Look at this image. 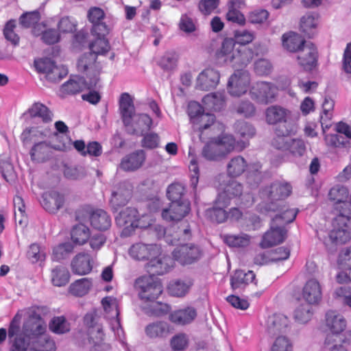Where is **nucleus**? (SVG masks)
<instances>
[{"mask_svg": "<svg viewBox=\"0 0 351 351\" xmlns=\"http://www.w3.org/2000/svg\"><path fill=\"white\" fill-rule=\"evenodd\" d=\"M202 252L199 247L193 244L182 245L173 252L175 260L182 265H189L197 261L202 256Z\"/></svg>", "mask_w": 351, "mask_h": 351, "instance_id": "nucleus-19", "label": "nucleus"}, {"mask_svg": "<svg viewBox=\"0 0 351 351\" xmlns=\"http://www.w3.org/2000/svg\"><path fill=\"white\" fill-rule=\"evenodd\" d=\"M25 330L31 336L20 335L10 339L9 351H56L55 342L45 333L46 325L40 319L27 323Z\"/></svg>", "mask_w": 351, "mask_h": 351, "instance_id": "nucleus-2", "label": "nucleus"}, {"mask_svg": "<svg viewBox=\"0 0 351 351\" xmlns=\"http://www.w3.org/2000/svg\"><path fill=\"white\" fill-rule=\"evenodd\" d=\"M16 23L14 20H10L7 22L3 29L5 38L10 41L14 45H17L19 41V36L15 33Z\"/></svg>", "mask_w": 351, "mask_h": 351, "instance_id": "nucleus-63", "label": "nucleus"}, {"mask_svg": "<svg viewBox=\"0 0 351 351\" xmlns=\"http://www.w3.org/2000/svg\"><path fill=\"white\" fill-rule=\"evenodd\" d=\"M36 36H40L41 40L46 44L53 45L60 40V34L54 29L49 27L48 22L36 25L32 29Z\"/></svg>", "mask_w": 351, "mask_h": 351, "instance_id": "nucleus-31", "label": "nucleus"}, {"mask_svg": "<svg viewBox=\"0 0 351 351\" xmlns=\"http://www.w3.org/2000/svg\"><path fill=\"white\" fill-rule=\"evenodd\" d=\"M223 241L230 247H245L250 245L251 237L245 233L227 234L223 236Z\"/></svg>", "mask_w": 351, "mask_h": 351, "instance_id": "nucleus-48", "label": "nucleus"}, {"mask_svg": "<svg viewBox=\"0 0 351 351\" xmlns=\"http://www.w3.org/2000/svg\"><path fill=\"white\" fill-rule=\"evenodd\" d=\"M220 74L213 68H206L199 73L196 78V88L202 90L215 88L219 83Z\"/></svg>", "mask_w": 351, "mask_h": 351, "instance_id": "nucleus-22", "label": "nucleus"}, {"mask_svg": "<svg viewBox=\"0 0 351 351\" xmlns=\"http://www.w3.org/2000/svg\"><path fill=\"white\" fill-rule=\"evenodd\" d=\"M289 318L282 313L269 315L265 323L266 330L269 335H277L285 332L289 326Z\"/></svg>", "mask_w": 351, "mask_h": 351, "instance_id": "nucleus-26", "label": "nucleus"}, {"mask_svg": "<svg viewBox=\"0 0 351 351\" xmlns=\"http://www.w3.org/2000/svg\"><path fill=\"white\" fill-rule=\"evenodd\" d=\"M27 256L29 259L33 263L43 261L45 259V253L40 245L36 243H33L29 246Z\"/></svg>", "mask_w": 351, "mask_h": 351, "instance_id": "nucleus-64", "label": "nucleus"}, {"mask_svg": "<svg viewBox=\"0 0 351 351\" xmlns=\"http://www.w3.org/2000/svg\"><path fill=\"white\" fill-rule=\"evenodd\" d=\"M255 280V274L252 271L245 272L243 270H237L231 277L230 285L232 289H239L245 287Z\"/></svg>", "mask_w": 351, "mask_h": 351, "instance_id": "nucleus-39", "label": "nucleus"}, {"mask_svg": "<svg viewBox=\"0 0 351 351\" xmlns=\"http://www.w3.org/2000/svg\"><path fill=\"white\" fill-rule=\"evenodd\" d=\"M246 146L245 141L236 143L232 135L223 134L207 143L202 149V155L208 160H219L232 151H241Z\"/></svg>", "mask_w": 351, "mask_h": 351, "instance_id": "nucleus-5", "label": "nucleus"}, {"mask_svg": "<svg viewBox=\"0 0 351 351\" xmlns=\"http://www.w3.org/2000/svg\"><path fill=\"white\" fill-rule=\"evenodd\" d=\"M64 197L56 191H48L43 193L41 204L45 210L50 213H56L63 206Z\"/></svg>", "mask_w": 351, "mask_h": 351, "instance_id": "nucleus-30", "label": "nucleus"}, {"mask_svg": "<svg viewBox=\"0 0 351 351\" xmlns=\"http://www.w3.org/2000/svg\"><path fill=\"white\" fill-rule=\"evenodd\" d=\"M109 43L105 37L97 38L90 45L91 52L85 53L78 60L77 67L80 72H88L99 75L101 66L96 62L97 56L108 51Z\"/></svg>", "mask_w": 351, "mask_h": 351, "instance_id": "nucleus-8", "label": "nucleus"}, {"mask_svg": "<svg viewBox=\"0 0 351 351\" xmlns=\"http://www.w3.org/2000/svg\"><path fill=\"white\" fill-rule=\"evenodd\" d=\"M51 147L45 141L38 142L33 146L30 154L32 160L42 162L50 156Z\"/></svg>", "mask_w": 351, "mask_h": 351, "instance_id": "nucleus-51", "label": "nucleus"}, {"mask_svg": "<svg viewBox=\"0 0 351 351\" xmlns=\"http://www.w3.org/2000/svg\"><path fill=\"white\" fill-rule=\"evenodd\" d=\"M95 259L96 256L90 253H78L73 257L71 263L73 273L80 276L88 274L95 264Z\"/></svg>", "mask_w": 351, "mask_h": 351, "instance_id": "nucleus-20", "label": "nucleus"}, {"mask_svg": "<svg viewBox=\"0 0 351 351\" xmlns=\"http://www.w3.org/2000/svg\"><path fill=\"white\" fill-rule=\"evenodd\" d=\"M51 277L54 286L62 287L68 283L70 274L65 267L58 266L52 269Z\"/></svg>", "mask_w": 351, "mask_h": 351, "instance_id": "nucleus-52", "label": "nucleus"}, {"mask_svg": "<svg viewBox=\"0 0 351 351\" xmlns=\"http://www.w3.org/2000/svg\"><path fill=\"white\" fill-rule=\"evenodd\" d=\"M329 197L331 200L334 201L336 204V209L339 210V214L341 213L342 210L350 208L349 201L348 199V189L341 185H336L333 186L329 191Z\"/></svg>", "mask_w": 351, "mask_h": 351, "instance_id": "nucleus-28", "label": "nucleus"}, {"mask_svg": "<svg viewBox=\"0 0 351 351\" xmlns=\"http://www.w3.org/2000/svg\"><path fill=\"white\" fill-rule=\"evenodd\" d=\"M84 320L88 328L89 342L93 345L90 351H102L100 348L104 341L105 333L99 317L95 313H88Z\"/></svg>", "mask_w": 351, "mask_h": 351, "instance_id": "nucleus-13", "label": "nucleus"}, {"mask_svg": "<svg viewBox=\"0 0 351 351\" xmlns=\"http://www.w3.org/2000/svg\"><path fill=\"white\" fill-rule=\"evenodd\" d=\"M35 67L39 73H44L51 82H58L68 73V69L63 65H56L49 58H40L35 60Z\"/></svg>", "mask_w": 351, "mask_h": 351, "instance_id": "nucleus-16", "label": "nucleus"}, {"mask_svg": "<svg viewBox=\"0 0 351 351\" xmlns=\"http://www.w3.org/2000/svg\"><path fill=\"white\" fill-rule=\"evenodd\" d=\"M15 220L22 224L25 219V206L23 198L16 195L13 199Z\"/></svg>", "mask_w": 351, "mask_h": 351, "instance_id": "nucleus-59", "label": "nucleus"}, {"mask_svg": "<svg viewBox=\"0 0 351 351\" xmlns=\"http://www.w3.org/2000/svg\"><path fill=\"white\" fill-rule=\"evenodd\" d=\"M329 239L335 245H342L351 239V209H343L332 223Z\"/></svg>", "mask_w": 351, "mask_h": 351, "instance_id": "nucleus-9", "label": "nucleus"}, {"mask_svg": "<svg viewBox=\"0 0 351 351\" xmlns=\"http://www.w3.org/2000/svg\"><path fill=\"white\" fill-rule=\"evenodd\" d=\"M291 193V186L286 182H277L261 193L263 202L259 204V210L264 214L277 212L272 218L269 230L263 236L261 246L267 248L282 243L287 230L285 226L292 222L298 214V210L280 206L276 202L287 197Z\"/></svg>", "mask_w": 351, "mask_h": 351, "instance_id": "nucleus-1", "label": "nucleus"}, {"mask_svg": "<svg viewBox=\"0 0 351 351\" xmlns=\"http://www.w3.org/2000/svg\"><path fill=\"white\" fill-rule=\"evenodd\" d=\"M204 107L213 111L221 110L226 105V95L223 92H216L207 94L202 99Z\"/></svg>", "mask_w": 351, "mask_h": 351, "instance_id": "nucleus-36", "label": "nucleus"}, {"mask_svg": "<svg viewBox=\"0 0 351 351\" xmlns=\"http://www.w3.org/2000/svg\"><path fill=\"white\" fill-rule=\"evenodd\" d=\"M254 39V33L247 30H238L234 34L233 40L234 45L238 44L241 45V47H245V45L251 43Z\"/></svg>", "mask_w": 351, "mask_h": 351, "instance_id": "nucleus-62", "label": "nucleus"}, {"mask_svg": "<svg viewBox=\"0 0 351 351\" xmlns=\"http://www.w3.org/2000/svg\"><path fill=\"white\" fill-rule=\"evenodd\" d=\"M91 226L99 230H105L111 226V219L108 213L101 209L93 211L90 216Z\"/></svg>", "mask_w": 351, "mask_h": 351, "instance_id": "nucleus-41", "label": "nucleus"}, {"mask_svg": "<svg viewBox=\"0 0 351 351\" xmlns=\"http://www.w3.org/2000/svg\"><path fill=\"white\" fill-rule=\"evenodd\" d=\"M291 116V112L282 107L273 106L269 107L266 110V120L269 124H276L278 122H284L283 125H288Z\"/></svg>", "mask_w": 351, "mask_h": 351, "instance_id": "nucleus-33", "label": "nucleus"}, {"mask_svg": "<svg viewBox=\"0 0 351 351\" xmlns=\"http://www.w3.org/2000/svg\"><path fill=\"white\" fill-rule=\"evenodd\" d=\"M129 253L134 259H149L148 269L150 273L162 275L170 267L169 258L159 257L161 255V249L158 245L138 243L130 247Z\"/></svg>", "mask_w": 351, "mask_h": 351, "instance_id": "nucleus-4", "label": "nucleus"}, {"mask_svg": "<svg viewBox=\"0 0 351 351\" xmlns=\"http://www.w3.org/2000/svg\"><path fill=\"white\" fill-rule=\"evenodd\" d=\"M51 131L48 127H32L26 128L21 134V141L25 143H35L36 141H43V140L50 136Z\"/></svg>", "mask_w": 351, "mask_h": 351, "instance_id": "nucleus-29", "label": "nucleus"}, {"mask_svg": "<svg viewBox=\"0 0 351 351\" xmlns=\"http://www.w3.org/2000/svg\"><path fill=\"white\" fill-rule=\"evenodd\" d=\"M178 55L175 51H167L158 60V64L163 69L172 70L176 66Z\"/></svg>", "mask_w": 351, "mask_h": 351, "instance_id": "nucleus-57", "label": "nucleus"}, {"mask_svg": "<svg viewBox=\"0 0 351 351\" xmlns=\"http://www.w3.org/2000/svg\"><path fill=\"white\" fill-rule=\"evenodd\" d=\"M49 328L51 331L58 334L64 333L70 329L69 323L62 316L54 317L49 324Z\"/></svg>", "mask_w": 351, "mask_h": 351, "instance_id": "nucleus-60", "label": "nucleus"}, {"mask_svg": "<svg viewBox=\"0 0 351 351\" xmlns=\"http://www.w3.org/2000/svg\"><path fill=\"white\" fill-rule=\"evenodd\" d=\"M185 189L182 184L174 183L167 189V197L171 200L168 208L162 210V217L166 221H180L190 211V202L183 197Z\"/></svg>", "mask_w": 351, "mask_h": 351, "instance_id": "nucleus-6", "label": "nucleus"}, {"mask_svg": "<svg viewBox=\"0 0 351 351\" xmlns=\"http://www.w3.org/2000/svg\"><path fill=\"white\" fill-rule=\"evenodd\" d=\"M90 230L82 223L75 226L71 232L72 242L77 245H83L88 242L90 237Z\"/></svg>", "mask_w": 351, "mask_h": 351, "instance_id": "nucleus-43", "label": "nucleus"}, {"mask_svg": "<svg viewBox=\"0 0 351 351\" xmlns=\"http://www.w3.org/2000/svg\"><path fill=\"white\" fill-rule=\"evenodd\" d=\"M338 269H351V246L343 249L337 258Z\"/></svg>", "mask_w": 351, "mask_h": 351, "instance_id": "nucleus-61", "label": "nucleus"}, {"mask_svg": "<svg viewBox=\"0 0 351 351\" xmlns=\"http://www.w3.org/2000/svg\"><path fill=\"white\" fill-rule=\"evenodd\" d=\"M155 275L157 274L152 273V275L142 276L136 281L138 296L145 302L155 301L162 292V284Z\"/></svg>", "mask_w": 351, "mask_h": 351, "instance_id": "nucleus-10", "label": "nucleus"}, {"mask_svg": "<svg viewBox=\"0 0 351 351\" xmlns=\"http://www.w3.org/2000/svg\"><path fill=\"white\" fill-rule=\"evenodd\" d=\"M319 23V15L315 12H308L300 19V29L306 35L311 36Z\"/></svg>", "mask_w": 351, "mask_h": 351, "instance_id": "nucleus-47", "label": "nucleus"}, {"mask_svg": "<svg viewBox=\"0 0 351 351\" xmlns=\"http://www.w3.org/2000/svg\"><path fill=\"white\" fill-rule=\"evenodd\" d=\"M197 315V311L194 307L186 306L172 312L169 315V319L175 324L186 325L193 322Z\"/></svg>", "mask_w": 351, "mask_h": 351, "instance_id": "nucleus-32", "label": "nucleus"}, {"mask_svg": "<svg viewBox=\"0 0 351 351\" xmlns=\"http://www.w3.org/2000/svg\"><path fill=\"white\" fill-rule=\"evenodd\" d=\"M145 331L149 338H161L169 333V326L165 322H156L148 324Z\"/></svg>", "mask_w": 351, "mask_h": 351, "instance_id": "nucleus-45", "label": "nucleus"}, {"mask_svg": "<svg viewBox=\"0 0 351 351\" xmlns=\"http://www.w3.org/2000/svg\"><path fill=\"white\" fill-rule=\"evenodd\" d=\"M232 188L236 190V192L232 193L233 195L237 194L241 191V187L237 182H232V184L227 186L222 192L218 194L215 206L206 210V216L209 217L211 221L219 223L224 222L228 219V213L224 209L229 205L228 199H226L225 197L226 193Z\"/></svg>", "mask_w": 351, "mask_h": 351, "instance_id": "nucleus-12", "label": "nucleus"}, {"mask_svg": "<svg viewBox=\"0 0 351 351\" xmlns=\"http://www.w3.org/2000/svg\"><path fill=\"white\" fill-rule=\"evenodd\" d=\"M138 212L134 208H126L116 217L117 224L123 228L122 235L128 237L134 231L135 221Z\"/></svg>", "mask_w": 351, "mask_h": 351, "instance_id": "nucleus-24", "label": "nucleus"}, {"mask_svg": "<svg viewBox=\"0 0 351 351\" xmlns=\"http://www.w3.org/2000/svg\"><path fill=\"white\" fill-rule=\"evenodd\" d=\"M297 59L300 66L304 70H312L317 64V48L311 43L304 44L298 52Z\"/></svg>", "mask_w": 351, "mask_h": 351, "instance_id": "nucleus-21", "label": "nucleus"}, {"mask_svg": "<svg viewBox=\"0 0 351 351\" xmlns=\"http://www.w3.org/2000/svg\"><path fill=\"white\" fill-rule=\"evenodd\" d=\"M145 159V152L142 150L136 151L123 158L120 167L124 171H134L141 167Z\"/></svg>", "mask_w": 351, "mask_h": 351, "instance_id": "nucleus-38", "label": "nucleus"}, {"mask_svg": "<svg viewBox=\"0 0 351 351\" xmlns=\"http://www.w3.org/2000/svg\"><path fill=\"white\" fill-rule=\"evenodd\" d=\"M282 43L283 47L287 51L298 53L304 44L310 42H306L300 34L290 32L282 35Z\"/></svg>", "mask_w": 351, "mask_h": 351, "instance_id": "nucleus-35", "label": "nucleus"}, {"mask_svg": "<svg viewBox=\"0 0 351 351\" xmlns=\"http://www.w3.org/2000/svg\"><path fill=\"white\" fill-rule=\"evenodd\" d=\"M250 81V75L247 71L237 70L228 80V92L231 96L241 97L247 92Z\"/></svg>", "mask_w": 351, "mask_h": 351, "instance_id": "nucleus-17", "label": "nucleus"}, {"mask_svg": "<svg viewBox=\"0 0 351 351\" xmlns=\"http://www.w3.org/2000/svg\"><path fill=\"white\" fill-rule=\"evenodd\" d=\"M15 220L22 224L25 219V206L23 198L16 195L13 199Z\"/></svg>", "mask_w": 351, "mask_h": 351, "instance_id": "nucleus-58", "label": "nucleus"}, {"mask_svg": "<svg viewBox=\"0 0 351 351\" xmlns=\"http://www.w3.org/2000/svg\"><path fill=\"white\" fill-rule=\"evenodd\" d=\"M335 106L334 101L326 97L322 104L323 111L320 116V121L323 132L325 133L326 129L330 126V120L332 118V112Z\"/></svg>", "mask_w": 351, "mask_h": 351, "instance_id": "nucleus-49", "label": "nucleus"}, {"mask_svg": "<svg viewBox=\"0 0 351 351\" xmlns=\"http://www.w3.org/2000/svg\"><path fill=\"white\" fill-rule=\"evenodd\" d=\"M82 73H85L89 81L86 82L84 77H73L70 80L62 85L60 92L62 96L67 94H77L86 89H91L96 87L99 80V75L95 76L93 73L86 71Z\"/></svg>", "mask_w": 351, "mask_h": 351, "instance_id": "nucleus-14", "label": "nucleus"}, {"mask_svg": "<svg viewBox=\"0 0 351 351\" xmlns=\"http://www.w3.org/2000/svg\"><path fill=\"white\" fill-rule=\"evenodd\" d=\"M247 167L245 158L238 156L232 158L227 164V173L232 178L238 177L245 172Z\"/></svg>", "mask_w": 351, "mask_h": 351, "instance_id": "nucleus-44", "label": "nucleus"}, {"mask_svg": "<svg viewBox=\"0 0 351 351\" xmlns=\"http://www.w3.org/2000/svg\"><path fill=\"white\" fill-rule=\"evenodd\" d=\"M302 298L309 305L318 304L322 298V291L319 282L314 278L306 281L302 288Z\"/></svg>", "mask_w": 351, "mask_h": 351, "instance_id": "nucleus-23", "label": "nucleus"}, {"mask_svg": "<svg viewBox=\"0 0 351 351\" xmlns=\"http://www.w3.org/2000/svg\"><path fill=\"white\" fill-rule=\"evenodd\" d=\"M193 285L189 279L172 280L169 282L167 289L170 295L176 297H184Z\"/></svg>", "mask_w": 351, "mask_h": 351, "instance_id": "nucleus-42", "label": "nucleus"}, {"mask_svg": "<svg viewBox=\"0 0 351 351\" xmlns=\"http://www.w3.org/2000/svg\"><path fill=\"white\" fill-rule=\"evenodd\" d=\"M228 10L226 13V19L239 25H244L245 18L240 12V10L245 6V0H231L228 5Z\"/></svg>", "mask_w": 351, "mask_h": 351, "instance_id": "nucleus-34", "label": "nucleus"}, {"mask_svg": "<svg viewBox=\"0 0 351 351\" xmlns=\"http://www.w3.org/2000/svg\"><path fill=\"white\" fill-rule=\"evenodd\" d=\"M121 119L125 127L132 126L133 117L135 114L134 98L128 93L120 95L119 100Z\"/></svg>", "mask_w": 351, "mask_h": 351, "instance_id": "nucleus-25", "label": "nucleus"}, {"mask_svg": "<svg viewBox=\"0 0 351 351\" xmlns=\"http://www.w3.org/2000/svg\"><path fill=\"white\" fill-rule=\"evenodd\" d=\"M313 311L311 305L302 304L299 305L294 312L295 319L301 324L308 322L312 317Z\"/></svg>", "mask_w": 351, "mask_h": 351, "instance_id": "nucleus-53", "label": "nucleus"}, {"mask_svg": "<svg viewBox=\"0 0 351 351\" xmlns=\"http://www.w3.org/2000/svg\"><path fill=\"white\" fill-rule=\"evenodd\" d=\"M295 132V128L293 124L280 125L276 130L272 145L274 147L281 150H287L291 138L290 135Z\"/></svg>", "mask_w": 351, "mask_h": 351, "instance_id": "nucleus-27", "label": "nucleus"}, {"mask_svg": "<svg viewBox=\"0 0 351 351\" xmlns=\"http://www.w3.org/2000/svg\"><path fill=\"white\" fill-rule=\"evenodd\" d=\"M73 249V244L71 242L60 243L53 247L51 258L53 261H60L71 253Z\"/></svg>", "mask_w": 351, "mask_h": 351, "instance_id": "nucleus-54", "label": "nucleus"}, {"mask_svg": "<svg viewBox=\"0 0 351 351\" xmlns=\"http://www.w3.org/2000/svg\"><path fill=\"white\" fill-rule=\"evenodd\" d=\"M93 286V280L91 278H83L75 280L69 286V292L78 297L86 295Z\"/></svg>", "mask_w": 351, "mask_h": 351, "instance_id": "nucleus-46", "label": "nucleus"}, {"mask_svg": "<svg viewBox=\"0 0 351 351\" xmlns=\"http://www.w3.org/2000/svg\"><path fill=\"white\" fill-rule=\"evenodd\" d=\"M28 112L32 117H38L44 123L52 121L53 114L49 108L41 103H35L29 109Z\"/></svg>", "mask_w": 351, "mask_h": 351, "instance_id": "nucleus-50", "label": "nucleus"}, {"mask_svg": "<svg viewBox=\"0 0 351 351\" xmlns=\"http://www.w3.org/2000/svg\"><path fill=\"white\" fill-rule=\"evenodd\" d=\"M255 52L246 47L234 49L232 38H225L221 47L216 51L215 58L219 64L229 65L233 68L247 66L254 56Z\"/></svg>", "mask_w": 351, "mask_h": 351, "instance_id": "nucleus-3", "label": "nucleus"}, {"mask_svg": "<svg viewBox=\"0 0 351 351\" xmlns=\"http://www.w3.org/2000/svg\"><path fill=\"white\" fill-rule=\"evenodd\" d=\"M101 304L104 309L105 317L109 323L111 330L117 338L120 341H123L124 332L119 317V310L117 299L112 296H106L101 300Z\"/></svg>", "mask_w": 351, "mask_h": 351, "instance_id": "nucleus-11", "label": "nucleus"}, {"mask_svg": "<svg viewBox=\"0 0 351 351\" xmlns=\"http://www.w3.org/2000/svg\"><path fill=\"white\" fill-rule=\"evenodd\" d=\"M188 114L195 130L202 131L209 128L215 121V116L204 113L202 106L196 101H191L188 106Z\"/></svg>", "mask_w": 351, "mask_h": 351, "instance_id": "nucleus-15", "label": "nucleus"}, {"mask_svg": "<svg viewBox=\"0 0 351 351\" xmlns=\"http://www.w3.org/2000/svg\"><path fill=\"white\" fill-rule=\"evenodd\" d=\"M132 196V188L130 185L123 184L116 191L112 193L110 204L114 209L125 205Z\"/></svg>", "mask_w": 351, "mask_h": 351, "instance_id": "nucleus-37", "label": "nucleus"}, {"mask_svg": "<svg viewBox=\"0 0 351 351\" xmlns=\"http://www.w3.org/2000/svg\"><path fill=\"white\" fill-rule=\"evenodd\" d=\"M250 93L252 98L258 103L267 104L275 100L278 88L272 83L258 82L252 86Z\"/></svg>", "mask_w": 351, "mask_h": 351, "instance_id": "nucleus-18", "label": "nucleus"}, {"mask_svg": "<svg viewBox=\"0 0 351 351\" xmlns=\"http://www.w3.org/2000/svg\"><path fill=\"white\" fill-rule=\"evenodd\" d=\"M152 125V119L147 114H134L133 117L132 126L126 127L129 132L133 134L143 133L148 130Z\"/></svg>", "mask_w": 351, "mask_h": 351, "instance_id": "nucleus-40", "label": "nucleus"}, {"mask_svg": "<svg viewBox=\"0 0 351 351\" xmlns=\"http://www.w3.org/2000/svg\"><path fill=\"white\" fill-rule=\"evenodd\" d=\"M326 145L332 148L343 147L349 149L350 143L349 141H344L343 138L337 134H326L324 136Z\"/></svg>", "mask_w": 351, "mask_h": 351, "instance_id": "nucleus-56", "label": "nucleus"}, {"mask_svg": "<svg viewBox=\"0 0 351 351\" xmlns=\"http://www.w3.org/2000/svg\"><path fill=\"white\" fill-rule=\"evenodd\" d=\"M325 324L330 331L325 338L324 348L326 351H348L338 339V335L347 328L345 317L335 311H329L326 313Z\"/></svg>", "mask_w": 351, "mask_h": 351, "instance_id": "nucleus-7", "label": "nucleus"}, {"mask_svg": "<svg viewBox=\"0 0 351 351\" xmlns=\"http://www.w3.org/2000/svg\"><path fill=\"white\" fill-rule=\"evenodd\" d=\"M271 351H293V343L286 335H278L271 344Z\"/></svg>", "mask_w": 351, "mask_h": 351, "instance_id": "nucleus-55", "label": "nucleus"}]
</instances>
